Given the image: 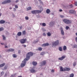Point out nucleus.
I'll return each instance as SVG.
<instances>
[{
    "instance_id": "4be33fe9",
    "label": "nucleus",
    "mask_w": 77,
    "mask_h": 77,
    "mask_svg": "<svg viewBox=\"0 0 77 77\" xmlns=\"http://www.w3.org/2000/svg\"><path fill=\"white\" fill-rule=\"evenodd\" d=\"M67 49V48H66V46H64L63 47V50H66Z\"/></svg>"
},
{
    "instance_id": "6e6d98bb",
    "label": "nucleus",
    "mask_w": 77,
    "mask_h": 77,
    "mask_svg": "<svg viewBox=\"0 0 77 77\" xmlns=\"http://www.w3.org/2000/svg\"><path fill=\"white\" fill-rule=\"evenodd\" d=\"M5 48H8V46H5Z\"/></svg>"
},
{
    "instance_id": "ddd939ff",
    "label": "nucleus",
    "mask_w": 77,
    "mask_h": 77,
    "mask_svg": "<svg viewBox=\"0 0 77 77\" xmlns=\"http://www.w3.org/2000/svg\"><path fill=\"white\" fill-rule=\"evenodd\" d=\"M32 64L33 65H34V66H36V65H37V62L33 61L32 63Z\"/></svg>"
},
{
    "instance_id": "0e129e2a",
    "label": "nucleus",
    "mask_w": 77,
    "mask_h": 77,
    "mask_svg": "<svg viewBox=\"0 0 77 77\" xmlns=\"http://www.w3.org/2000/svg\"><path fill=\"white\" fill-rule=\"evenodd\" d=\"M75 39H77V37L75 38Z\"/></svg>"
},
{
    "instance_id": "f257e3e1",
    "label": "nucleus",
    "mask_w": 77,
    "mask_h": 77,
    "mask_svg": "<svg viewBox=\"0 0 77 77\" xmlns=\"http://www.w3.org/2000/svg\"><path fill=\"white\" fill-rule=\"evenodd\" d=\"M33 55V53L32 52H29L27 54L26 59H24L22 61V63L21 64L20 66L21 68L24 67V66L26 65V60H28L30 59V57L32 56Z\"/></svg>"
},
{
    "instance_id": "4468645a",
    "label": "nucleus",
    "mask_w": 77,
    "mask_h": 77,
    "mask_svg": "<svg viewBox=\"0 0 77 77\" xmlns=\"http://www.w3.org/2000/svg\"><path fill=\"white\" fill-rule=\"evenodd\" d=\"M22 34V33H21V32H19L17 33V35L18 36H21Z\"/></svg>"
},
{
    "instance_id": "a878e982",
    "label": "nucleus",
    "mask_w": 77,
    "mask_h": 77,
    "mask_svg": "<svg viewBox=\"0 0 77 77\" xmlns=\"http://www.w3.org/2000/svg\"><path fill=\"white\" fill-rule=\"evenodd\" d=\"M6 0L5 1H4V2H2V5H5V4H6Z\"/></svg>"
},
{
    "instance_id": "473e14b6",
    "label": "nucleus",
    "mask_w": 77,
    "mask_h": 77,
    "mask_svg": "<svg viewBox=\"0 0 77 77\" xmlns=\"http://www.w3.org/2000/svg\"><path fill=\"white\" fill-rule=\"evenodd\" d=\"M4 30V29L3 28H0V32L2 31V30Z\"/></svg>"
},
{
    "instance_id": "6e6552de",
    "label": "nucleus",
    "mask_w": 77,
    "mask_h": 77,
    "mask_svg": "<svg viewBox=\"0 0 77 77\" xmlns=\"http://www.w3.org/2000/svg\"><path fill=\"white\" fill-rule=\"evenodd\" d=\"M46 65V61H43L41 63V66H44V65Z\"/></svg>"
},
{
    "instance_id": "09e8293b",
    "label": "nucleus",
    "mask_w": 77,
    "mask_h": 77,
    "mask_svg": "<svg viewBox=\"0 0 77 77\" xmlns=\"http://www.w3.org/2000/svg\"><path fill=\"white\" fill-rule=\"evenodd\" d=\"M19 2V0H17L15 1L16 3H18Z\"/></svg>"
},
{
    "instance_id": "e2e57ef3",
    "label": "nucleus",
    "mask_w": 77,
    "mask_h": 77,
    "mask_svg": "<svg viewBox=\"0 0 77 77\" xmlns=\"http://www.w3.org/2000/svg\"><path fill=\"white\" fill-rule=\"evenodd\" d=\"M14 17H15V15L14 14H13Z\"/></svg>"
},
{
    "instance_id": "de8ad7c7",
    "label": "nucleus",
    "mask_w": 77,
    "mask_h": 77,
    "mask_svg": "<svg viewBox=\"0 0 77 77\" xmlns=\"http://www.w3.org/2000/svg\"><path fill=\"white\" fill-rule=\"evenodd\" d=\"M70 8H72V7H73V5H72V4L70 5Z\"/></svg>"
},
{
    "instance_id": "c85d7f7f",
    "label": "nucleus",
    "mask_w": 77,
    "mask_h": 77,
    "mask_svg": "<svg viewBox=\"0 0 77 77\" xmlns=\"http://www.w3.org/2000/svg\"><path fill=\"white\" fill-rule=\"evenodd\" d=\"M42 48L41 47H39L38 48V51H42Z\"/></svg>"
},
{
    "instance_id": "f03ea898",
    "label": "nucleus",
    "mask_w": 77,
    "mask_h": 77,
    "mask_svg": "<svg viewBox=\"0 0 77 77\" xmlns=\"http://www.w3.org/2000/svg\"><path fill=\"white\" fill-rule=\"evenodd\" d=\"M63 22L66 24H71L72 21L71 20H68L67 19H64L63 20Z\"/></svg>"
},
{
    "instance_id": "58836bf2",
    "label": "nucleus",
    "mask_w": 77,
    "mask_h": 77,
    "mask_svg": "<svg viewBox=\"0 0 77 77\" xmlns=\"http://www.w3.org/2000/svg\"><path fill=\"white\" fill-rule=\"evenodd\" d=\"M23 47H26V45H22Z\"/></svg>"
},
{
    "instance_id": "5fc2aeb1",
    "label": "nucleus",
    "mask_w": 77,
    "mask_h": 77,
    "mask_svg": "<svg viewBox=\"0 0 77 77\" xmlns=\"http://www.w3.org/2000/svg\"><path fill=\"white\" fill-rule=\"evenodd\" d=\"M1 45H3L4 44V43H1Z\"/></svg>"
},
{
    "instance_id": "c9c22d12",
    "label": "nucleus",
    "mask_w": 77,
    "mask_h": 77,
    "mask_svg": "<svg viewBox=\"0 0 77 77\" xmlns=\"http://www.w3.org/2000/svg\"><path fill=\"white\" fill-rule=\"evenodd\" d=\"M42 31L43 32H45V28H42Z\"/></svg>"
},
{
    "instance_id": "7ed1b4c3",
    "label": "nucleus",
    "mask_w": 77,
    "mask_h": 77,
    "mask_svg": "<svg viewBox=\"0 0 77 77\" xmlns=\"http://www.w3.org/2000/svg\"><path fill=\"white\" fill-rule=\"evenodd\" d=\"M42 12V11L34 10L31 11V13L33 14H38V13H41Z\"/></svg>"
},
{
    "instance_id": "2eb2a0df",
    "label": "nucleus",
    "mask_w": 77,
    "mask_h": 77,
    "mask_svg": "<svg viewBox=\"0 0 77 77\" xmlns=\"http://www.w3.org/2000/svg\"><path fill=\"white\" fill-rule=\"evenodd\" d=\"M5 23V21L3 20H2L0 21V23L1 24H4Z\"/></svg>"
},
{
    "instance_id": "774afa93",
    "label": "nucleus",
    "mask_w": 77,
    "mask_h": 77,
    "mask_svg": "<svg viewBox=\"0 0 77 77\" xmlns=\"http://www.w3.org/2000/svg\"><path fill=\"white\" fill-rule=\"evenodd\" d=\"M5 68H6L5 67Z\"/></svg>"
},
{
    "instance_id": "49530a36",
    "label": "nucleus",
    "mask_w": 77,
    "mask_h": 77,
    "mask_svg": "<svg viewBox=\"0 0 77 77\" xmlns=\"http://www.w3.org/2000/svg\"><path fill=\"white\" fill-rule=\"evenodd\" d=\"M76 65V63H73V66H75Z\"/></svg>"
},
{
    "instance_id": "393cba45",
    "label": "nucleus",
    "mask_w": 77,
    "mask_h": 77,
    "mask_svg": "<svg viewBox=\"0 0 77 77\" xmlns=\"http://www.w3.org/2000/svg\"><path fill=\"white\" fill-rule=\"evenodd\" d=\"M50 24L51 25V26H53V25H54V23L53 22V21L51 22L50 23Z\"/></svg>"
},
{
    "instance_id": "603ef678",
    "label": "nucleus",
    "mask_w": 77,
    "mask_h": 77,
    "mask_svg": "<svg viewBox=\"0 0 77 77\" xmlns=\"http://www.w3.org/2000/svg\"><path fill=\"white\" fill-rule=\"evenodd\" d=\"M59 11H60V12H62V9H60V10H59Z\"/></svg>"
},
{
    "instance_id": "bf43d9fd",
    "label": "nucleus",
    "mask_w": 77,
    "mask_h": 77,
    "mask_svg": "<svg viewBox=\"0 0 77 77\" xmlns=\"http://www.w3.org/2000/svg\"><path fill=\"white\" fill-rule=\"evenodd\" d=\"M1 15H2V14L0 13V17H1Z\"/></svg>"
},
{
    "instance_id": "ea45409f",
    "label": "nucleus",
    "mask_w": 77,
    "mask_h": 77,
    "mask_svg": "<svg viewBox=\"0 0 77 77\" xmlns=\"http://www.w3.org/2000/svg\"><path fill=\"white\" fill-rule=\"evenodd\" d=\"M60 18H63L64 17V16H63V15H60Z\"/></svg>"
},
{
    "instance_id": "1a4fd4ad",
    "label": "nucleus",
    "mask_w": 77,
    "mask_h": 77,
    "mask_svg": "<svg viewBox=\"0 0 77 77\" xmlns=\"http://www.w3.org/2000/svg\"><path fill=\"white\" fill-rule=\"evenodd\" d=\"M14 51V49L11 48L7 49L6 50V51H7L8 52H9L10 51L12 52V51Z\"/></svg>"
},
{
    "instance_id": "412c9836",
    "label": "nucleus",
    "mask_w": 77,
    "mask_h": 77,
    "mask_svg": "<svg viewBox=\"0 0 77 77\" xmlns=\"http://www.w3.org/2000/svg\"><path fill=\"white\" fill-rule=\"evenodd\" d=\"M50 12V10L49 9H47L46 10V13L47 14H49Z\"/></svg>"
},
{
    "instance_id": "c03bdc74",
    "label": "nucleus",
    "mask_w": 77,
    "mask_h": 77,
    "mask_svg": "<svg viewBox=\"0 0 77 77\" xmlns=\"http://www.w3.org/2000/svg\"><path fill=\"white\" fill-rule=\"evenodd\" d=\"M51 72H54V70L53 69L51 70Z\"/></svg>"
},
{
    "instance_id": "4d7b16f0",
    "label": "nucleus",
    "mask_w": 77,
    "mask_h": 77,
    "mask_svg": "<svg viewBox=\"0 0 77 77\" xmlns=\"http://www.w3.org/2000/svg\"><path fill=\"white\" fill-rule=\"evenodd\" d=\"M6 75H7V74H5V76H6Z\"/></svg>"
},
{
    "instance_id": "9b49d317",
    "label": "nucleus",
    "mask_w": 77,
    "mask_h": 77,
    "mask_svg": "<svg viewBox=\"0 0 77 77\" xmlns=\"http://www.w3.org/2000/svg\"><path fill=\"white\" fill-rule=\"evenodd\" d=\"M48 45H49V44L47 43L42 45V47H46V46H48Z\"/></svg>"
},
{
    "instance_id": "a19ab883",
    "label": "nucleus",
    "mask_w": 77,
    "mask_h": 77,
    "mask_svg": "<svg viewBox=\"0 0 77 77\" xmlns=\"http://www.w3.org/2000/svg\"><path fill=\"white\" fill-rule=\"evenodd\" d=\"M2 37H3V39H6V37L4 35H2Z\"/></svg>"
},
{
    "instance_id": "72a5a7b5",
    "label": "nucleus",
    "mask_w": 77,
    "mask_h": 77,
    "mask_svg": "<svg viewBox=\"0 0 77 77\" xmlns=\"http://www.w3.org/2000/svg\"><path fill=\"white\" fill-rule=\"evenodd\" d=\"M25 18L26 20H29V17L27 16H26Z\"/></svg>"
},
{
    "instance_id": "9d476101",
    "label": "nucleus",
    "mask_w": 77,
    "mask_h": 77,
    "mask_svg": "<svg viewBox=\"0 0 77 77\" xmlns=\"http://www.w3.org/2000/svg\"><path fill=\"white\" fill-rule=\"evenodd\" d=\"M30 71L31 72H32V73H34V72H36V70L34 69L33 68L30 69Z\"/></svg>"
},
{
    "instance_id": "5701e85b",
    "label": "nucleus",
    "mask_w": 77,
    "mask_h": 77,
    "mask_svg": "<svg viewBox=\"0 0 77 77\" xmlns=\"http://www.w3.org/2000/svg\"><path fill=\"white\" fill-rule=\"evenodd\" d=\"M59 51H62V47H60L59 48Z\"/></svg>"
},
{
    "instance_id": "f3484780",
    "label": "nucleus",
    "mask_w": 77,
    "mask_h": 77,
    "mask_svg": "<svg viewBox=\"0 0 77 77\" xmlns=\"http://www.w3.org/2000/svg\"><path fill=\"white\" fill-rule=\"evenodd\" d=\"M5 65V63H4L0 65V68H2V67H3V66H4Z\"/></svg>"
},
{
    "instance_id": "bb28decb",
    "label": "nucleus",
    "mask_w": 77,
    "mask_h": 77,
    "mask_svg": "<svg viewBox=\"0 0 77 77\" xmlns=\"http://www.w3.org/2000/svg\"><path fill=\"white\" fill-rule=\"evenodd\" d=\"M31 9H32V8L30 7H28L27 8V10H28V11L31 10Z\"/></svg>"
},
{
    "instance_id": "3c124183",
    "label": "nucleus",
    "mask_w": 77,
    "mask_h": 77,
    "mask_svg": "<svg viewBox=\"0 0 77 77\" xmlns=\"http://www.w3.org/2000/svg\"><path fill=\"white\" fill-rule=\"evenodd\" d=\"M18 53L19 54L20 53H21V51H20V50L18 51Z\"/></svg>"
},
{
    "instance_id": "338daca9",
    "label": "nucleus",
    "mask_w": 77,
    "mask_h": 77,
    "mask_svg": "<svg viewBox=\"0 0 77 77\" xmlns=\"http://www.w3.org/2000/svg\"><path fill=\"white\" fill-rule=\"evenodd\" d=\"M41 3H42V2H41Z\"/></svg>"
},
{
    "instance_id": "37998d69",
    "label": "nucleus",
    "mask_w": 77,
    "mask_h": 77,
    "mask_svg": "<svg viewBox=\"0 0 77 77\" xmlns=\"http://www.w3.org/2000/svg\"><path fill=\"white\" fill-rule=\"evenodd\" d=\"M4 74V72H1V75H3Z\"/></svg>"
},
{
    "instance_id": "7c9ffc66",
    "label": "nucleus",
    "mask_w": 77,
    "mask_h": 77,
    "mask_svg": "<svg viewBox=\"0 0 77 77\" xmlns=\"http://www.w3.org/2000/svg\"><path fill=\"white\" fill-rule=\"evenodd\" d=\"M47 35L48 36H51V33L50 32H48L47 33Z\"/></svg>"
},
{
    "instance_id": "f8f14e48",
    "label": "nucleus",
    "mask_w": 77,
    "mask_h": 77,
    "mask_svg": "<svg viewBox=\"0 0 77 77\" xmlns=\"http://www.w3.org/2000/svg\"><path fill=\"white\" fill-rule=\"evenodd\" d=\"M65 58V57L64 56H62V57L59 58H58V60H63Z\"/></svg>"
},
{
    "instance_id": "13d9d810",
    "label": "nucleus",
    "mask_w": 77,
    "mask_h": 77,
    "mask_svg": "<svg viewBox=\"0 0 77 77\" xmlns=\"http://www.w3.org/2000/svg\"><path fill=\"white\" fill-rule=\"evenodd\" d=\"M75 35H76V36H77V32L75 33Z\"/></svg>"
},
{
    "instance_id": "0eeeda50",
    "label": "nucleus",
    "mask_w": 77,
    "mask_h": 77,
    "mask_svg": "<svg viewBox=\"0 0 77 77\" xmlns=\"http://www.w3.org/2000/svg\"><path fill=\"white\" fill-rule=\"evenodd\" d=\"M64 71H70V68H69L65 67L63 68Z\"/></svg>"
},
{
    "instance_id": "864d4df0",
    "label": "nucleus",
    "mask_w": 77,
    "mask_h": 77,
    "mask_svg": "<svg viewBox=\"0 0 77 77\" xmlns=\"http://www.w3.org/2000/svg\"><path fill=\"white\" fill-rule=\"evenodd\" d=\"M10 9H12V7H10L9 8Z\"/></svg>"
},
{
    "instance_id": "8fccbe9b",
    "label": "nucleus",
    "mask_w": 77,
    "mask_h": 77,
    "mask_svg": "<svg viewBox=\"0 0 77 77\" xmlns=\"http://www.w3.org/2000/svg\"><path fill=\"white\" fill-rule=\"evenodd\" d=\"M14 11H16L17 10H16V9L14 8L13 9Z\"/></svg>"
},
{
    "instance_id": "a18cd8bd",
    "label": "nucleus",
    "mask_w": 77,
    "mask_h": 77,
    "mask_svg": "<svg viewBox=\"0 0 77 77\" xmlns=\"http://www.w3.org/2000/svg\"><path fill=\"white\" fill-rule=\"evenodd\" d=\"M75 6H77V2H75Z\"/></svg>"
},
{
    "instance_id": "cd10ccee",
    "label": "nucleus",
    "mask_w": 77,
    "mask_h": 77,
    "mask_svg": "<svg viewBox=\"0 0 77 77\" xmlns=\"http://www.w3.org/2000/svg\"><path fill=\"white\" fill-rule=\"evenodd\" d=\"M73 48H77V45H74L73 46Z\"/></svg>"
},
{
    "instance_id": "423d86ee",
    "label": "nucleus",
    "mask_w": 77,
    "mask_h": 77,
    "mask_svg": "<svg viewBox=\"0 0 77 77\" xmlns=\"http://www.w3.org/2000/svg\"><path fill=\"white\" fill-rule=\"evenodd\" d=\"M69 13L71 14H75V11L74 10H70L69 11Z\"/></svg>"
},
{
    "instance_id": "39448f33",
    "label": "nucleus",
    "mask_w": 77,
    "mask_h": 77,
    "mask_svg": "<svg viewBox=\"0 0 77 77\" xmlns=\"http://www.w3.org/2000/svg\"><path fill=\"white\" fill-rule=\"evenodd\" d=\"M27 40H26V39H21L20 40V42L21 44H24L26 42V41Z\"/></svg>"
},
{
    "instance_id": "79ce46f5",
    "label": "nucleus",
    "mask_w": 77,
    "mask_h": 77,
    "mask_svg": "<svg viewBox=\"0 0 77 77\" xmlns=\"http://www.w3.org/2000/svg\"><path fill=\"white\" fill-rule=\"evenodd\" d=\"M44 52H42L41 53V55H44Z\"/></svg>"
},
{
    "instance_id": "b1692460",
    "label": "nucleus",
    "mask_w": 77,
    "mask_h": 77,
    "mask_svg": "<svg viewBox=\"0 0 77 77\" xmlns=\"http://www.w3.org/2000/svg\"><path fill=\"white\" fill-rule=\"evenodd\" d=\"M74 74L72 73L69 76V77H74Z\"/></svg>"
},
{
    "instance_id": "2f4dec72",
    "label": "nucleus",
    "mask_w": 77,
    "mask_h": 77,
    "mask_svg": "<svg viewBox=\"0 0 77 77\" xmlns=\"http://www.w3.org/2000/svg\"><path fill=\"white\" fill-rule=\"evenodd\" d=\"M42 25L43 26L45 27V26H46V24L45 23H43L42 24Z\"/></svg>"
},
{
    "instance_id": "4c0bfd02",
    "label": "nucleus",
    "mask_w": 77,
    "mask_h": 77,
    "mask_svg": "<svg viewBox=\"0 0 77 77\" xmlns=\"http://www.w3.org/2000/svg\"><path fill=\"white\" fill-rule=\"evenodd\" d=\"M15 8H16V9H18V5H15Z\"/></svg>"
},
{
    "instance_id": "dca6fc26",
    "label": "nucleus",
    "mask_w": 77,
    "mask_h": 77,
    "mask_svg": "<svg viewBox=\"0 0 77 77\" xmlns=\"http://www.w3.org/2000/svg\"><path fill=\"white\" fill-rule=\"evenodd\" d=\"M61 34L62 35H64V32L63 31V29H61Z\"/></svg>"
},
{
    "instance_id": "20e7f679",
    "label": "nucleus",
    "mask_w": 77,
    "mask_h": 77,
    "mask_svg": "<svg viewBox=\"0 0 77 77\" xmlns=\"http://www.w3.org/2000/svg\"><path fill=\"white\" fill-rule=\"evenodd\" d=\"M59 40H57L55 42L52 43L53 45H55V46H57V45H59Z\"/></svg>"
},
{
    "instance_id": "aec40b11",
    "label": "nucleus",
    "mask_w": 77,
    "mask_h": 77,
    "mask_svg": "<svg viewBox=\"0 0 77 77\" xmlns=\"http://www.w3.org/2000/svg\"><path fill=\"white\" fill-rule=\"evenodd\" d=\"M60 71H64V69H63V67H62V66L60 67Z\"/></svg>"
},
{
    "instance_id": "f704fd0d",
    "label": "nucleus",
    "mask_w": 77,
    "mask_h": 77,
    "mask_svg": "<svg viewBox=\"0 0 77 77\" xmlns=\"http://www.w3.org/2000/svg\"><path fill=\"white\" fill-rule=\"evenodd\" d=\"M69 28V27L68 26H66V30H68Z\"/></svg>"
},
{
    "instance_id": "69168bd1",
    "label": "nucleus",
    "mask_w": 77,
    "mask_h": 77,
    "mask_svg": "<svg viewBox=\"0 0 77 77\" xmlns=\"http://www.w3.org/2000/svg\"><path fill=\"white\" fill-rule=\"evenodd\" d=\"M3 40H5V39H4Z\"/></svg>"
},
{
    "instance_id": "a211bd4d",
    "label": "nucleus",
    "mask_w": 77,
    "mask_h": 77,
    "mask_svg": "<svg viewBox=\"0 0 77 77\" xmlns=\"http://www.w3.org/2000/svg\"><path fill=\"white\" fill-rule=\"evenodd\" d=\"M6 3H9L11 2V0H5Z\"/></svg>"
},
{
    "instance_id": "6ab92c4d",
    "label": "nucleus",
    "mask_w": 77,
    "mask_h": 77,
    "mask_svg": "<svg viewBox=\"0 0 77 77\" xmlns=\"http://www.w3.org/2000/svg\"><path fill=\"white\" fill-rule=\"evenodd\" d=\"M22 35H25L26 34V32L25 31H23L22 32Z\"/></svg>"
},
{
    "instance_id": "680f3d73",
    "label": "nucleus",
    "mask_w": 77,
    "mask_h": 77,
    "mask_svg": "<svg viewBox=\"0 0 77 77\" xmlns=\"http://www.w3.org/2000/svg\"><path fill=\"white\" fill-rule=\"evenodd\" d=\"M16 38H18V36H16Z\"/></svg>"
},
{
    "instance_id": "e433bc0d",
    "label": "nucleus",
    "mask_w": 77,
    "mask_h": 77,
    "mask_svg": "<svg viewBox=\"0 0 77 77\" xmlns=\"http://www.w3.org/2000/svg\"><path fill=\"white\" fill-rule=\"evenodd\" d=\"M43 36H46V34H45V33L43 32Z\"/></svg>"
},
{
    "instance_id": "c756f323",
    "label": "nucleus",
    "mask_w": 77,
    "mask_h": 77,
    "mask_svg": "<svg viewBox=\"0 0 77 77\" xmlns=\"http://www.w3.org/2000/svg\"><path fill=\"white\" fill-rule=\"evenodd\" d=\"M13 57H14V58H15L17 57V55L15 54H14L13 55Z\"/></svg>"
},
{
    "instance_id": "052dcab7",
    "label": "nucleus",
    "mask_w": 77,
    "mask_h": 77,
    "mask_svg": "<svg viewBox=\"0 0 77 77\" xmlns=\"http://www.w3.org/2000/svg\"><path fill=\"white\" fill-rule=\"evenodd\" d=\"M77 42V39H76L75 40Z\"/></svg>"
}]
</instances>
